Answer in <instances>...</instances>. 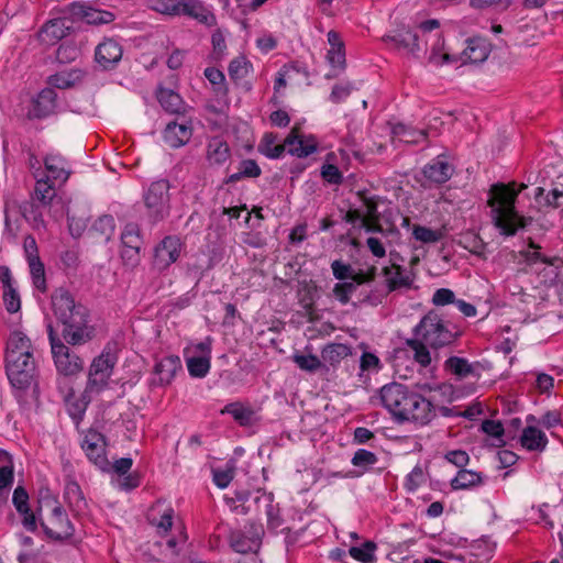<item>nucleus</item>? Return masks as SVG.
<instances>
[{
	"mask_svg": "<svg viewBox=\"0 0 563 563\" xmlns=\"http://www.w3.org/2000/svg\"><path fill=\"white\" fill-rule=\"evenodd\" d=\"M462 334L463 330L457 323L445 320L437 311L431 310L412 329L413 336L407 339L405 344L412 352L413 361L427 368L432 362L430 349L438 351L451 346Z\"/></svg>",
	"mask_w": 563,
	"mask_h": 563,
	"instance_id": "obj_1",
	"label": "nucleus"
},
{
	"mask_svg": "<svg viewBox=\"0 0 563 563\" xmlns=\"http://www.w3.org/2000/svg\"><path fill=\"white\" fill-rule=\"evenodd\" d=\"M51 307L57 323L63 327L62 338L69 345H84L96 336L89 309L76 302L68 289L56 288L51 295Z\"/></svg>",
	"mask_w": 563,
	"mask_h": 563,
	"instance_id": "obj_2",
	"label": "nucleus"
},
{
	"mask_svg": "<svg viewBox=\"0 0 563 563\" xmlns=\"http://www.w3.org/2000/svg\"><path fill=\"white\" fill-rule=\"evenodd\" d=\"M383 407L398 423L428 424L435 417L434 405L418 391L399 383L384 385L379 389Z\"/></svg>",
	"mask_w": 563,
	"mask_h": 563,
	"instance_id": "obj_3",
	"label": "nucleus"
},
{
	"mask_svg": "<svg viewBox=\"0 0 563 563\" xmlns=\"http://www.w3.org/2000/svg\"><path fill=\"white\" fill-rule=\"evenodd\" d=\"M526 188V184L517 185L516 181L497 183L490 186L487 203L490 208L492 221L501 235L514 236L519 229H525L532 223V217L522 216L516 209L517 198Z\"/></svg>",
	"mask_w": 563,
	"mask_h": 563,
	"instance_id": "obj_4",
	"label": "nucleus"
},
{
	"mask_svg": "<svg viewBox=\"0 0 563 563\" xmlns=\"http://www.w3.org/2000/svg\"><path fill=\"white\" fill-rule=\"evenodd\" d=\"M277 135L274 133H265L258 150L266 157L272 159L280 158L287 152L298 158H305L313 154L318 150V141L313 135L303 136L300 129L294 126L286 136L284 143L276 144Z\"/></svg>",
	"mask_w": 563,
	"mask_h": 563,
	"instance_id": "obj_5",
	"label": "nucleus"
},
{
	"mask_svg": "<svg viewBox=\"0 0 563 563\" xmlns=\"http://www.w3.org/2000/svg\"><path fill=\"white\" fill-rule=\"evenodd\" d=\"M38 504L52 507L48 518L49 525L46 523L43 518H38L40 527L45 538L55 543L69 542L76 533V528L58 498L54 496L48 488L42 489L40 492Z\"/></svg>",
	"mask_w": 563,
	"mask_h": 563,
	"instance_id": "obj_6",
	"label": "nucleus"
},
{
	"mask_svg": "<svg viewBox=\"0 0 563 563\" xmlns=\"http://www.w3.org/2000/svg\"><path fill=\"white\" fill-rule=\"evenodd\" d=\"M172 185L168 179L161 178L152 181L143 189L142 200L144 217L148 224L156 225L165 221L172 212Z\"/></svg>",
	"mask_w": 563,
	"mask_h": 563,
	"instance_id": "obj_7",
	"label": "nucleus"
},
{
	"mask_svg": "<svg viewBox=\"0 0 563 563\" xmlns=\"http://www.w3.org/2000/svg\"><path fill=\"white\" fill-rule=\"evenodd\" d=\"M117 362L118 355L108 343L102 352L93 358L89 367L88 390H95L97 394L103 390L108 386Z\"/></svg>",
	"mask_w": 563,
	"mask_h": 563,
	"instance_id": "obj_8",
	"label": "nucleus"
},
{
	"mask_svg": "<svg viewBox=\"0 0 563 563\" xmlns=\"http://www.w3.org/2000/svg\"><path fill=\"white\" fill-rule=\"evenodd\" d=\"M46 328L52 355L58 373L65 377L79 373L82 369V360L78 355L70 353L69 347L62 341L52 322H48Z\"/></svg>",
	"mask_w": 563,
	"mask_h": 563,
	"instance_id": "obj_9",
	"label": "nucleus"
},
{
	"mask_svg": "<svg viewBox=\"0 0 563 563\" xmlns=\"http://www.w3.org/2000/svg\"><path fill=\"white\" fill-rule=\"evenodd\" d=\"M5 372L13 388L26 390L35 377V361L32 352L19 356L13 353L5 361Z\"/></svg>",
	"mask_w": 563,
	"mask_h": 563,
	"instance_id": "obj_10",
	"label": "nucleus"
},
{
	"mask_svg": "<svg viewBox=\"0 0 563 563\" xmlns=\"http://www.w3.org/2000/svg\"><path fill=\"white\" fill-rule=\"evenodd\" d=\"M385 43L391 44L393 48L407 56L418 58L420 53L426 52L417 31L409 26H400L383 37Z\"/></svg>",
	"mask_w": 563,
	"mask_h": 563,
	"instance_id": "obj_11",
	"label": "nucleus"
},
{
	"mask_svg": "<svg viewBox=\"0 0 563 563\" xmlns=\"http://www.w3.org/2000/svg\"><path fill=\"white\" fill-rule=\"evenodd\" d=\"M80 446L88 460L103 472L110 470V462L106 452L107 439L101 432L89 429L84 435Z\"/></svg>",
	"mask_w": 563,
	"mask_h": 563,
	"instance_id": "obj_12",
	"label": "nucleus"
},
{
	"mask_svg": "<svg viewBox=\"0 0 563 563\" xmlns=\"http://www.w3.org/2000/svg\"><path fill=\"white\" fill-rule=\"evenodd\" d=\"M264 529L262 525L250 522L245 530L233 531L230 534V544L235 552L249 553L256 552L262 542Z\"/></svg>",
	"mask_w": 563,
	"mask_h": 563,
	"instance_id": "obj_13",
	"label": "nucleus"
},
{
	"mask_svg": "<svg viewBox=\"0 0 563 563\" xmlns=\"http://www.w3.org/2000/svg\"><path fill=\"white\" fill-rule=\"evenodd\" d=\"M492 51L490 42L483 36H473L466 40V46L461 53L459 59L462 64H481L487 59ZM446 62H456L457 57L449 54L444 55Z\"/></svg>",
	"mask_w": 563,
	"mask_h": 563,
	"instance_id": "obj_14",
	"label": "nucleus"
},
{
	"mask_svg": "<svg viewBox=\"0 0 563 563\" xmlns=\"http://www.w3.org/2000/svg\"><path fill=\"white\" fill-rule=\"evenodd\" d=\"M181 242L175 235L165 236L155 247L153 266L159 272L168 268L180 255Z\"/></svg>",
	"mask_w": 563,
	"mask_h": 563,
	"instance_id": "obj_15",
	"label": "nucleus"
},
{
	"mask_svg": "<svg viewBox=\"0 0 563 563\" xmlns=\"http://www.w3.org/2000/svg\"><path fill=\"white\" fill-rule=\"evenodd\" d=\"M181 369V361L177 355H167L156 361L153 367L154 377L150 380V387H166L172 384L178 371Z\"/></svg>",
	"mask_w": 563,
	"mask_h": 563,
	"instance_id": "obj_16",
	"label": "nucleus"
},
{
	"mask_svg": "<svg viewBox=\"0 0 563 563\" xmlns=\"http://www.w3.org/2000/svg\"><path fill=\"white\" fill-rule=\"evenodd\" d=\"M122 55V45L112 37H104L95 49V60L103 70L117 68Z\"/></svg>",
	"mask_w": 563,
	"mask_h": 563,
	"instance_id": "obj_17",
	"label": "nucleus"
},
{
	"mask_svg": "<svg viewBox=\"0 0 563 563\" xmlns=\"http://www.w3.org/2000/svg\"><path fill=\"white\" fill-rule=\"evenodd\" d=\"M69 13L73 18L80 19L91 25L109 24L115 20L113 12L97 9L86 3H71L69 5Z\"/></svg>",
	"mask_w": 563,
	"mask_h": 563,
	"instance_id": "obj_18",
	"label": "nucleus"
},
{
	"mask_svg": "<svg viewBox=\"0 0 563 563\" xmlns=\"http://www.w3.org/2000/svg\"><path fill=\"white\" fill-rule=\"evenodd\" d=\"M57 93L53 88L42 89L32 101V108L29 110L30 119H45L55 112Z\"/></svg>",
	"mask_w": 563,
	"mask_h": 563,
	"instance_id": "obj_19",
	"label": "nucleus"
},
{
	"mask_svg": "<svg viewBox=\"0 0 563 563\" xmlns=\"http://www.w3.org/2000/svg\"><path fill=\"white\" fill-rule=\"evenodd\" d=\"M191 136L192 125L188 121H170L163 131L164 142L173 148L184 146L189 142Z\"/></svg>",
	"mask_w": 563,
	"mask_h": 563,
	"instance_id": "obj_20",
	"label": "nucleus"
},
{
	"mask_svg": "<svg viewBox=\"0 0 563 563\" xmlns=\"http://www.w3.org/2000/svg\"><path fill=\"white\" fill-rule=\"evenodd\" d=\"M71 21L67 18H57L46 22L41 29L43 41L55 44L70 34Z\"/></svg>",
	"mask_w": 563,
	"mask_h": 563,
	"instance_id": "obj_21",
	"label": "nucleus"
},
{
	"mask_svg": "<svg viewBox=\"0 0 563 563\" xmlns=\"http://www.w3.org/2000/svg\"><path fill=\"white\" fill-rule=\"evenodd\" d=\"M92 393H96V391L88 390V386L86 385V388L79 398L75 397V393H74L73 388H69V390L64 395V400L67 406V411L74 421L79 422L82 419V417L87 410V407L91 401Z\"/></svg>",
	"mask_w": 563,
	"mask_h": 563,
	"instance_id": "obj_22",
	"label": "nucleus"
},
{
	"mask_svg": "<svg viewBox=\"0 0 563 563\" xmlns=\"http://www.w3.org/2000/svg\"><path fill=\"white\" fill-rule=\"evenodd\" d=\"M453 172V166L442 159V156L432 159L422 169L424 177L437 185L446 183L452 177Z\"/></svg>",
	"mask_w": 563,
	"mask_h": 563,
	"instance_id": "obj_23",
	"label": "nucleus"
},
{
	"mask_svg": "<svg viewBox=\"0 0 563 563\" xmlns=\"http://www.w3.org/2000/svg\"><path fill=\"white\" fill-rule=\"evenodd\" d=\"M181 15L190 16L207 26H214L217 18L201 0H186L181 8Z\"/></svg>",
	"mask_w": 563,
	"mask_h": 563,
	"instance_id": "obj_24",
	"label": "nucleus"
},
{
	"mask_svg": "<svg viewBox=\"0 0 563 563\" xmlns=\"http://www.w3.org/2000/svg\"><path fill=\"white\" fill-rule=\"evenodd\" d=\"M231 156V150L227 141L220 136H213L207 144L206 158L210 165H223Z\"/></svg>",
	"mask_w": 563,
	"mask_h": 563,
	"instance_id": "obj_25",
	"label": "nucleus"
},
{
	"mask_svg": "<svg viewBox=\"0 0 563 563\" xmlns=\"http://www.w3.org/2000/svg\"><path fill=\"white\" fill-rule=\"evenodd\" d=\"M44 165L48 174L46 177L53 180L65 183L70 175L68 162L59 154H48Z\"/></svg>",
	"mask_w": 563,
	"mask_h": 563,
	"instance_id": "obj_26",
	"label": "nucleus"
},
{
	"mask_svg": "<svg viewBox=\"0 0 563 563\" xmlns=\"http://www.w3.org/2000/svg\"><path fill=\"white\" fill-rule=\"evenodd\" d=\"M402 272V267L396 264L383 268V274L386 277L387 292L411 287L412 278L409 275H404Z\"/></svg>",
	"mask_w": 563,
	"mask_h": 563,
	"instance_id": "obj_27",
	"label": "nucleus"
},
{
	"mask_svg": "<svg viewBox=\"0 0 563 563\" xmlns=\"http://www.w3.org/2000/svg\"><path fill=\"white\" fill-rule=\"evenodd\" d=\"M520 443L528 451L542 452L548 445V438L540 429L528 426L522 430Z\"/></svg>",
	"mask_w": 563,
	"mask_h": 563,
	"instance_id": "obj_28",
	"label": "nucleus"
},
{
	"mask_svg": "<svg viewBox=\"0 0 563 563\" xmlns=\"http://www.w3.org/2000/svg\"><path fill=\"white\" fill-rule=\"evenodd\" d=\"M352 354L349 345L343 343H329L321 350L322 363L335 368L342 360Z\"/></svg>",
	"mask_w": 563,
	"mask_h": 563,
	"instance_id": "obj_29",
	"label": "nucleus"
},
{
	"mask_svg": "<svg viewBox=\"0 0 563 563\" xmlns=\"http://www.w3.org/2000/svg\"><path fill=\"white\" fill-rule=\"evenodd\" d=\"M484 481L485 476L482 473L461 468L450 484L453 490H464L481 486Z\"/></svg>",
	"mask_w": 563,
	"mask_h": 563,
	"instance_id": "obj_30",
	"label": "nucleus"
},
{
	"mask_svg": "<svg viewBox=\"0 0 563 563\" xmlns=\"http://www.w3.org/2000/svg\"><path fill=\"white\" fill-rule=\"evenodd\" d=\"M221 412L231 415L241 427H250L255 421V411L238 401L225 405Z\"/></svg>",
	"mask_w": 563,
	"mask_h": 563,
	"instance_id": "obj_31",
	"label": "nucleus"
},
{
	"mask_svg": "<svg viewBox=\"0 0 563 563\" xmlns=\"http://www.w3.org/2000/svg\"><path fill=\"white\" fill-rule=\"evenodd\" d=\"M156 98L165 111L170 113H179L183 109L184 102L179 93L172 89L158 86L156 90Z\"/></svg>",
	"mask_w": 563,
	"mask_h": 563,
	"instance_id": "obj_32",
	"label": "nucleus"
},
{
	"mask_svg": "<svg viewBox=\"0 0 563 563\" xmlns=\"http://www.w3.org/2000/svg\"><path fill=\"white\" fill-rule=\"evenodd\" d=\"M64 500L71 510H82L86 499L80 485L75 479H68L64 488Z\"/></svg>",
	"mask_w": 563,
	"mask_h": 563,
	"instance_id": "obj_33",
	"label": "nucleus"
},
{
	"mask_svg": "<svg viewBox=\"0 0 563 563\" xmlns=\"http://www.w3.org/2000/svg\"><path fill=\"white\" fill-rule=\"evenodd\" d=\"M262 174V169L258 166V164L251 158L243 159L239 165V170L234 174H231L228 176L223 184H234L238 183L244 178H257Z\"/></svg>",
	"mask_w": 563,
	"mask_h": 563,
	"instance_id": "obj_34",
	"label": "nucleus"
},
{
	"mask_svg": "<svg viewBox=\"0 0 563 563\" xmlns=\"http://www.w3.org/2000/svg\"><path fill=\"white\" fill-rule=\"evenodd\" d=\"M84 73L80 69H71L68 71H59L48 77L47 82L51 88L67 89L73 87L77 81H80Z\"/></svg>",
	"mask_w": 563,
	"mask_h": 563,
	"instance_id": "obj_35",
	"label": "nucleus"
},
{
	"mask_svg": "<svg viewBox=\"0 0 563 563\" xmlns=\"http://www.w3.org/2000/svg\"><path fill=\"white\" fill-rule=\"evenodd\" d=\"M19 356L31 353V341L30 339L20 331L11 333L5 349V361L10 358V354L13 353Z\"/></svg>",
	"mask_w": 563,
	"mask_h": 563,
	"instance_id": "obj_36",
	"label": "nucleus"
},
{
	"mask_svg": "<svg viewBox=\"0 0 563 563\" xmlns=\"http://www.w3.org/2000/svg\"><path fill=\"white\" fill-rule=\"evenodd\" d=\"M393 133L394 135L399 136L406 143L418 144L421 141L428 139L429 130H416L411 126L398 123L393 128Z\"/></svg>",
	"mask_w": 563,
	"mask_h": 563,
	"instance_id": "obj_37",
	"label": "nucleus"
},
{
	"mask_svg": "<svg viewBox=\"0 0 563 563\" xmlns=\"http://www.w3.org/2000/svg\"><path fill=\"white\" fill-rule=\"evenodd\" d=\"M120 239L122 245L121 247L142 249L144 243L141 234V229L139 224L134 222L125 224Z\"/></svg>",
	"mask_w": 563,
	"mask_h": 563,
	"instance_id": "obj_38",
	"label": "nucleus"
},
{
	"mask_svg": "<svg viewBox=\"0 0 563 563\" xmlns=\"http://www.w3.org/2000/svg\"><path fill=\"white\" fill-rule=\"evenodd\" d=\"M211 355H198L187 357V368L189 375L196 378H203L208 375L211 367Z\"/></svg>",
	"mask_w": 563,
	"mask_h": 563,
	"instance_id": "obj_39",
	"label": "nucleus"
},
{
	"mask_svg": "<svg viewBox=\"0 0 563 563\" xmlns=\"http://www.w3.org/2000/svg\"><path fill=\"white\" fill-rule=\"evenodd\" d=\"M27 263L30 267L33 286L42 294H45L47 291V284L43 262L40 257H32L30 258V261H27Z\"/></svg>",
	"mask_w": 563,
	"mask_h": 563,
	"instance_id": "obj_40",
	"label": "nucleus"
},
{
	"mask_svg": "<svg viewBox=\"0 0 563 563\" xmlns=\"http://www.w3.org/2000/svg\"><path fill=\"white\" fill-rule=\"evenodd\" d=\"M376 550L377 544L374 541L367 540L361 547H351L349 554L361 563H374L376 561Z\"/></svg>",
	"mask_w": 563,
	"mask_h": 563,
	"instance_id": "obj_41",
	"label": "nucleus"
},
{
	"mask_svg": "<svg viewBox=\"0 0 563 563\" xmlns=\"http://www.w3.org/2000/svg\"><path fill=\"white\" fill-rule=\"evenodd\" d=\"M292 361L301 371H305L308 373H314L319 369H324L325 372L329 371V367L325 366L321 362V360L317 355H313V354L306 355V354L296 353L292 355Z\"/></svg>",
	"mask_w": 563,
	"mask_h": 563,
	"instance_id": "obj_42",
	"label": "nucleus"
},
{
	"mask_svg": "<svg viewBox=\"0 0 563 563\" xmlns=\"http://www.w3.org/2000/svg\"><path fill=\"white\" fill-rule=\"evenodd\" d=\"M444 368L460 378H466L474 372L468 361L459 356H450L444 363Z\"/></svg>",
	"mask_w": 563,
	"mask_h": 563,
	"instance_id": "obj_43",
	"label": "nucleus"
},
{
	"mask_svg": "<svg viewBox=\"0 0 563 563\" xmlns=\"http://www.w3.org/2000/svg\"><path fill=\"white\" fill-rule=\"evenodd\" d=\"M115 230V221L111 214L99 217L92 224L91 231L109 242Z\"/></svg>",
	"mask_w": 563,
	"mask_h": 563,
	"instance_id": "obj_44",
	"label": "nucleus"
},
{
	"mask_svg": "<svg viewBox=\"0 0 563 563\" xmlns=\"http://www.w3.org/2000/svg\"><path fill=\"white\" fill-rule=\"evenodd\" d=\"M185 1L186 0H151V9L162 14L179 16L183 13L181 8Z\"/></svg>",
	"mask_w": 563,
	"mask_h": 563,
	"instance_id": "obj_45",
	"label": "nucleus"
},
{
	"mask_svg": "<svg viewBox=\"0 0 563 563\" xmlns=\"http://www.w3.org/2000/svg\"><path fill=\"white\" fill-rule=\"evenodd\" d=\"M252 63L243 55L233 58L229 64V76L233 81H239L245 78L251 69Z\"/></svg>",
	"mask_w": 563,
	"mask_h": 563,
	"instance_id": "obj_46",
	"label": "nucleus"
},
{
	"mask_svg": "<svg viewBox=\"0 0 563 563\" xmlns=\"http://www.w3.org/2000/svg\"><path fill=\"white\" fill-rule=\"evenodd\" d=\"M49 179L51 178L47 177L37 179L34 188L35 198L43 206H49L54 197L56 196L55 187L53 184L49 183Z\"/></svg>",
	"mask_w": 563,
	"mask_h": 563,
	"instance_id": "obj_47",
	"label": "nucleus"
},
{
	"mask_svg": "<svg viewBox=\"0 0 563 563\" xmlns=\"http://www.w3.org/2000/svg\"><path fill=\"white\" fill-rule=\"evenodd\" d=\"M377 462V455L365 449H358L355 451L351 460L353 466L360 467L362 470L361 474L369 471Z\"/></svg>",
	"mask_w": 563,
	"mask_h": 563,
	"instance_id": "obj_48",
	"label": "nucleus"
},
{
	"mask_svg": "<svg viewBox=\"0 0 563 563\" xmlns=\"http://www.w3.org/2000/svg\"><path fill=\"white\" fill-rule=\"evenodd\" d=\"M205 76L209 80V82L212 85L213 90L217 95H220V96L228 95L229 88L225 84V76L220 69H218L216 67H207L205 69Z\"/></svg>",
	"mask_w": 563,
	"mask_h": 563,
	"instance_id": "obj_49",
	"label": "nucleus"
},
{
	"mask_svg": "<svg viewBox=\"0 0 563 563\" xmlns=\"http://www.w3.org/2000/svg\"><path fill=\"white\" fill-rule=\"evenodd\" d=\"M412 235L417 241L429 244L441 241L444 238V232L442 230H432L420 224H415L412 227Z\"/></svg>",
	"mask_w": 563,
	"mask_h": 563,
	"instance_id": "obj_50",
	"label": "nucleus"
},
{
	"mask_svg": "<svg viewBox=\"0 0 563 563\" xmlns=\"http://www.w3.org/2000/svg\"><path fill=\"white\" fill-rule=\"evenodd\" d=\"M356 195L365 208L363 211L364 219H379L377 199L368 197L366 190H358Z\"/></svg>",
	"mask_w": 563,
	"mask_h": 563,
	"instance_id": "obj_51",
	"label": "nucleus"
},
{
	"mask_svg": "<svg viewBox=\"0 0 563 563\" xmlns=\"http://www.w3.org/2000/svg\"><path fill=\"white\" fill-rule=\"evenodd\" d=\"M2 300L9 313H15L21 309V298L14 286L3 288Z\"/></svg>",
	"mask_w": 563,
	"mask_h": 563,
	"instance_id": "obj_52",
	"label": "nucleus"
},
{
	"mask_svg": "<svg viewBox=\"0 0 563 563\" xmlns=\"http://www.w3.org/2000/svg\"><path fill=\"white\" fill-rule=\"evenodd\" d=\"M44 504H40V506L36 508L35 511H33L31 508H29V511L26 512H19L22 518V526L27 530L29 532L35 533L37 532L40 520L38 518H42V506Z\"/></svg>",
	"mask_w": 563,
	"mask_h": 563,
	"instance_id": "obj_53",
	"label": "nucleus"
},
{
	"mask_svg": "<svg viewBox=\"0 0 563 563\" xmlns=\"http://www.w3.org/2000/svg\"><path fill=\"white\" fill-rule=\"evenodd\" d=\"M356 290V285L351 282L338 283L333 287V296L340 303L346 305L350 302L351 295Z\"/></svg>",
	"mask_w": 563,
	"mask_h": 563,
	"instance_id": "obj_54",
	"label": "nucleus"
},
{
	"mask_svg": "<svg viewBox=\"0 0 563 563\" xmlns=\"http://www.w3.org/2000/svg\"><path fill=\"white\" fill-rule=\"evenodd\" d=\"M332 274L338 280H353L355 269L351 264L344 263L341 260H335L331 263Z\"/></svg>",
	"mask_w": 563,
	"mask_h": 563,
	"instance_id": "obj_55",
	"label": "nucleus"
},
{
	"mask_svg": "<svg viewBox=\"0 0 563 563\" xmlns=\"http://www.w3.org/2000/svg\"><path fill=\"white\" fill-rule=\"evenodd\" d=\"M481 430L497 439L500 444H504L503 435L505 433V428L500 421L493 420V419H485L481 424Z\"/></svg>",
	"mask_w": 563,
	"mask_h": 563,
	"instance_id": "obj_56",
	"label": "nucleus"
},
{
	"mask_svg": "<svg viewBox=\"0 0 563 563\" xmlns=\"http://www.w3.org/2000/svg\"><path fill=\"white\" fill-rule=\"evenodd\" d=\"M12 503L18 512L29 511V508H31L29 505V494L23 486L19 485L15 487L13 492Z\"/></svg>",
	"mask_w": 563,
	"mask_h": 563,
	"instance_id": "obj_57",
	"label": "nucleus"
},
{
	"mask_svg": "<svg viewBox=\"0 0 563 563\" xmlns=\"http://www.w3.org/2000/svg\"><path fill=\"white\" fill-rule=\"evenodd\" d=\"M212 55L214 59H222L225 55L227 43L224 35L220 30H216L211 35Z\"/></svg>",
	"mask_w": 563,
	"mask_h": 563,
	"instance_id": "obj_58",
	"label": "nucleus"
},
{
	"mask_svg": "<svg viewBox=\"0 0 563 563\" xmlns=\"http://www.w3.org/2000/svg\"><path fill=\"white\" fill-rule=\"evenodd\" d=\"M511 3L512 0H470V5L476 10H485L488 8L507 10Z\"/></svg>",
	"mask_w": 563,
	"mask_h": 563,
	"instance_id": "obj_59",
	"label": "nucleus"
},
{
	"mask_svg": "<svg viewBox=\"0 0 563 563\" xmlns=\"http://www.w3.org/2000/svg\"><path fill=\"white\" fill-rule=\"evenodd\" d=\"M322 178L332 185H341L343 183V175L338 166L325 164L321 169Z\"/></svg>",
	"mask_w": 563,
	"mask_h": 563,
	"instance_id": "obj_60",
	"label": "nucleus"
},
{
	"mask_svg": "<svg viewBox=\"0 0 563 563\" xmlns=\"http://www.w3.org/2000/svg\"><path fill=\"white\" fill-rule=\"evenodd\" d=\"M444 459L453 464L454 466L464 468L470 462V455L464 450H452L448 451L444 455Z\"/></svg>",
	"mask_w": 563,
	"mask_h": 563,
	"instance_id": "obj_61",
	"label": "nucleus"
},
{
	"mask_svg": "<svg viewBox=\"0 0 563 563\" xmlns=\"http://www.w3.org/2000/svg\"><path fill=\"white\" fill-rule=\"evenodd\" d=\"M423 482V470L420 465H416L407 475L405 488L408 492H415Z\"/></svg>",
	"mask_w": 563,
	"mask_h": 563,
	"instance_id": "obj_62",
	"label": "nucleus"
},
{
	"mask_svg": "<svg viewBox=\"0 0 563 563\" xmlns=\"http://www.w3.org/2000/svg\"><path fill=\"white\" fill-rule=\"evenodd\" d=\"M455 294L449 288H439L432 296V303L434 306H445L455 302Z\"/></svg>",
	"mask_w": 563,
	"mask_h": 563,
	"instance_id": "obj_63",
	"label": "nucleus"
},
{
	"mask_svg": "<svg viewBox=\"0 0 563 563\" xmlns=\"http://www.w3.org/2000/svg\"><path fill=\"white\" fill-rule=\"evenodd\" d=\"M78 56V49L73 45H60L56 51V60L60 64H67L75 60Z\"/></svg>",
	"mask_w": 563,
	"mask_h": 563,
	"instance_id": "obj_64",
	"label": "nucleus"
}]
</instances>
